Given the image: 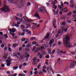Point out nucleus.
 Segmentation results:
<instances>
[{"instance_id": "nucleus-1", "label": "nucleus", "mask_w": 76, "mask_h": 76, "mask_svg": "<svg viewBox=\"0 0 76 76\" xmlns=\"http://www.w3.org/2000/svg\"><path fill=\"white\" fill-rule=\"evenodd\" d=\"M71 37V34H68L65 35V37L63 39V44L64 45L65 47L66 48L72 47V44L68 42V41H70V38Z\"/></svg>"}, {"instance_id": "nucleus-2", "label": "nucleus", "mask_w": 76, "mask_h": 76, "mask_svg": "<svg viewBox=\"0 0 76 76\" xmlns=\"http://www.w3.org/2000/svg\"><path fill=\"white\" fill-rule=\"evenodd\" d=\"M38 11L39 12H41L42 13H44L46 12V10L45 8V7H41L39 8L38 9Z\"/></svg>"}, {"instance_id": "nucleus-3", "label": "nucleus", "mask_w": 76, "mask_h": 76, "mask_svg": "<svg viewBox=\"0 0 76 76\" xmlns=\"http://www.w3.org/2000/svg\"><path fill=\"white\" fill-rule=\"evenodd\" d=\"M1 9L4 12H10L9 8L6 6H5L3 8Z\"/></svg>"}, {"instance_id": "nucleus-4", "label": "nucleus", "mask_w": 76, "mask_h": 76, "mask_svg": "<svg viewBox=\"0 0 76 76\" xmlns=\"http://www.w3.org/2000/svg\"><path fill=\"white\" fill-rule=\"evenodd\" d=\"M9 3H16L18 2V0H8Z\"/></svg>"}, {"instance_id": "nucleus-5", "label": "nucleus", "mask_w": 76, "mask_h": 76, "mask_svg": "<svg viewBox=\"0 0 76 76\" xmlns=\"http://www.w3.org/2000/svg\"><path fill=\"white\" fill-rule=\"evenodd\" d=\"M75 62H72L71 63L70 65V68H74L75 67V64L74 63Z\"/></svg>"}, {"instance_id": "nucleus-6", "label": "nucleus", "mask_w": 76, "mask_h": 76, "mask_svg": "<svg viewBox=\"0 0 76 76\" xmlns=\"http://www.w3.org/2000/svg\"><path fill=\"white\" fill-rule=\"evenodd\" d=\"M59 11V9H58L56 11H56L54 10L53 9V11L54 13V15H57V14H58V13Z\"/></svg>"}, {"instance_id": "nucleus-7", "label": "nucleus", "mask_w": 76, "mask_h": 76, "mask_svg": "<svg viewBox=\"0 0 76 76\" xmlns=\"http://www.w3.org/2000/svg\"><path fill=\"white\" fill-rule=\"evenodd\" d=\"M33 25H33L32 26V29H34V28H37V26H36L37 25V23H33Z\"/></svg>"}, {"instance_id": "nucleus-8", "label": "nucleus", "mask_w": 76, "mask_h": 76, "mask_svg": "<svg viewBox=\"0 0 76 76\" xmlns=\"http://www.w3.org/2000/svg\"><path fill=\"white\" fill-rule=\"evenodd\" d=\"M25 57H26L27 58H29V57H30V55L28 54L27 53H25Z\"/></svg>"}, {"instance_id": "nucleus-9", "label": "nucleus", "mask_w": 76, "mask_h": 76, "mask_svg": "<svg viewBox=\"0 0 76 76\" xmlns=\"http://www.w3.org/2000/svg\"><path fill=\"white\" fill-rule=\"evenodd\" d=\"M34 16L36 17V18H38V19H40V18H39V15H38V14H36Z\"/></svg>"}, {"instance_id": "nucleus-10", "label": "nucleus", "mask_w": 76, "mask_h": 76, "mask_svg": "<svg viewBox=\"0 0 76 76\" xmlns=\"http://www.w3.org/2000/svg\"><path fill=\"white\" fill-rule=\"evenodd\" d=\"M7 57L6 55L3 56L2 58V60H5L7 59Z\"/></svg>"}, {"instance_id": "nucleus-11", "label": "nucleus", "mask_w": 76, "mask_h": 76, "mask_svg": "<svg viewBox=\"0 0 76 76\" xmlns=\"http://www.w3.org/2000/svg\"><path fill=\"white\" fill-rule=\"evenodd\" d=\"M50 37V34L48 33L46 34V36L45 37V38L48 39V37Z\"/></svg>"}, {"instance_id": "nucleus-12", "label": "nucleus", "mask_w": 76, "mask_h": 76, "mask_svg": "<svg viewBox=\"0 0 76 76\" xmlns=\"http://www.w3.org/2000/svg\"><path fill=\"white\" fill-rule=\"evenodd\" d=\"M56 20L55 19H54L53 20V25H54L56 24Z\"/></svg>"}, {"instance_id": "nucleus-13", "label": "nucleus", "mask_w": 76, "mask_h": 76, "mask_svg": "<svg viewBox=\"0 0 76 76\" xmlns=\"http://www.w3.org/2000/svg\"><path fill=\"white\" fill-rule=\"evenodd\" d=\"M70 6H71V7L73 8L74 7H75V4H70Z\"/></svg>"}, {"instance_id": "nucleus-14", "label": "nucleus", "mask_w": 76, "mask_h": 76, "mask_svg": "<svg viewBox=\"0 0 76 76\" xmlns=\"http://www.w3.org/2000/svg\"><path fill=\"white\" fill-rule=\"evenodd\" d=\"M53 9H56L57 7V5L55 6V4H53Z\"/></svg>"}, {"instance_id": "nucleus-15", "label": "nucleus", "mask_w": 76, "mask_h": 76, "mask_svg": "<svg viewBox=\"0 0 76 76\" xmlns=\"http://www.w3.org/2000/svg\"><path fill=\"white\" fill-rule=\"evenodd\" d=\"M31 46V44L30 43H28V45H27L26 46V47H30Z\"/></svg>"}, {"instance_id": "nucleus-16", "label": "nucleus", "mask_w": 76, "mask_h": 76, "mask_svg": "<svg viewBox=\"0 0 76 76\" xmlns=\"http://www.w3.org/2000/svg\"><path fill=\"white\" fill-rule=\"evenodd\" d=\"M54 39H52V40H50L49 43H50L51 44H53V43L54 42Z\"/></svg>"}, {"instance_id": "nucleus-17", "label": "nucleus", "mask_w": 76, "mask_h": 76, "mask_svg": "<svg viewBox=\"0 0 76 76\" xmlns=\"http://www.w3.org/2000/svg\"><path fill=\"white\" fill-rule=\"evenodd\" d=\"M26 25L27 26L26 28H28V27H30L31 26L30 25V24L29 23H28V24H26Z\"/></svg>"}, {"instance_id": "nucleus-18", "label": "nucleus", "mask_w": 76, "mask_h": 76, "mask_svg": "<svg viewBox=\"0 0 76 76\" xmlns=\"http://www.w3.org/2000/svg\"><path fill=\"white\" fill-rule=\"evenodd\" d=\"M6 62L7 63H10V62H11V60H9V61L8 60H7L6 61Z\"/></svg>"}, {"instance_id": "nucleus-19", "label": "nucleus", "mask_w": 76, "mask_h": 76, "mask_svg": "<svg viewBox=\"0 0 76 76\" xmlns=\"http://www.w3.org/2000/svg\"><path fill=\"white\" fill-rule=\"evenodd\" d=\"M18 68V66H13V69H15V70H16V69H17Z\"/></svg>"}, {"instance_id": "nucleus-20", "label": "nucleus", "mask_w": 76, "mask_h": 76, "mask_svg": "<svg viewBox=\"0 0 76 76\" xmlns=\"http://www.w3.org/2000/svg\"><path fill=\"white\" fill-rule=\"evenodd\" d=\"M14 29H12V32H13L14 33V32H16V30L15 29V28H14Z\"/></svg>"}, {"instance_id": "nucleus-21", "label": "nucleus", "mask_w": 76, "mask_h": 76, "mask_svg": "<svg viewBox=\"0 0 76 76\" xmlns=\"http://www.w3.org/2000/svg\"><path fill=\"white\" fill-rule=\"evenodd\" d=\"M72 14V12H69V13L67 14V16H70Z\"/></svg>"}, {"instance_id": "nucleus-22", "label": "nucleus", "mask_w": 76, "mask_h": 76, "mask_svg": "<svg viewBox=\"0 0 76 76\" xmlns=\"http://www.w3.org/2000/svg\"><path fill=\"white\" fill-rule=\"evenodd\" d=\"M54 2L53 3V4H56V3H57V0H54Z\"/></svg>"}, {"instance_id": "nucleus-23", "label": "nucleus", "mask_w": 76, "mask_h": 76, "mask_svg": "<svg viewBox=\"0 0 76 76\" xmlns=\"http://www.w3.org/2000/svg\"><path fill=\"white\" fill-rule=\"evenodd\" d=\"M48 50L49 51V54H51V50L50 49H48Z\"/></svg>"}, {"instance_id": "nucleus-24", "label": "nucleus", "mask_w": 76, "mask_h": 76, "mask_svg": "<svg viewBox=\"0 0 76 76\" xmlns=\"http://www.w3.org/2000/svg\"><path fill=\"white\" fill-rule=\"evenodd\" d=\"M36 39V37H31L30 38L31 40H33V39Z\"/></svg>"}, {"instance_id": "nucleus-25", "label": "nucleus", "mask_w": 76, "mask_h": 76, "mask_svg": "<svg viewBox=\"0 0 76 76\" xmlns=\"http://www.w3.org/2000/svg\"><path fill=\"white\" fill-rule=\"evenodd\" d=\"M38 52V49H37L36 50L34 51L35 53H37Z\"/></svg>"}, {"instance_id": "nucleus-26", "label": "nucleus", "mask_w": 76, "mask_h": 76, "mask_svg": "<svg viewBox=\"0 0 76 76\" xmlns=\"http://www.w3.org/2000/svg\"><path fill=\"white\" fill-rule=\"evenodd\" d=\"M26 20L27 22H32V21H31V20H29L28 19L27 20Z\"/></svg>"}, {"instance_id": "nucleus-27", "label": "nucleus", "mask_w": 76, "mask_h": 76, "mask_svg": "<svg viewBox=\"0 0 76 76\" xmlns=\"http://www.w3.org/2000/svg\"><path fill=\"white\" fill-rule=\"evenodd\" d=\"M64 4H67V6H69V3H68L67 2H65L64 3Z\"/></svg>"}, {"instance_id": "nucleus-28", "label": "nucleus", "mask_w": 76, "mask_h": 76, "mask_svg": "<svg viewBox=\"0 0 76 76\" xmlns=\"http://www.w3.org/2000/svg\"><path fill=\"white\" fill-rule=\"evenodd\" d=\"M24 19L26 20H27V19H28V18H27V17L26 16H25L24 17Z\"/></svg>"}, {"instance_id": "nucleus-29", "label": "nucleus", "mask_w": 76, "mask_h": 76, "mask_svg": "<svg viewBox=\"0 0 76 76\" xmlns=\"http://www.w3.org/2000/svg\"><path fill=\"white\" fill-rule=\"evenodd\" d=\"M70 53L72 54H75V53L74 52V51H71Z\"/></svg>"}, {"instance_id": "nucleus-30", "label": "nucleus", "mask_w": 76, "mask_h": 76, "mask_svg": "<svg viewBox=\"0 0 76 76\" xmlns=\"http://www.w3.org/2000/svg\"><path fill=\"white\" fill-rule=\"evenodd\" d=\"M35 48H36V46H34L33 50H32V51H34Z\"/></svg>"}, {"instance_id": "nucleus-31", "label": "nucleus", "mask_w": 76, "mask_h": 76, "mask_svg": "<svg viewBox=\"0 0 76 76\" xmlns=\"http://www.w3.org/2000/svg\"><path fill=\"white\" fill-rule=\"evenodd\" d=\"M64 32H67V29L65 28H64Z\"/></svg>"}, {"instance_id": "nucleus-32", "label": "nucleus", "mask_w": 76, "mask_h": 76, "mask_svg": "<svg viewBox=\"0 0 76 76\" xmlns=\"http://www.w3.org/2000/svg\"><path fill=\"white\" fill-rule=\"evenodd\" d=\"M43 69L45 70V69H46V66H43Z\"/></svg>"}, {"instance_id": "nucleus-33", "label": "nucleus", "mask_w": 76, "mask_h": 76, "mask_svg": "<svg viewBox=\"0 0 76 76\" xmlns=\"http://www.w3.org/2000/svg\"><path fill=\"white\" fill-rule=\"evenodd\" d=\"M60 52L61 53H63V54H66V52L65 51L64 52H63V51L61 50L60 51Z\"/></svg>"}, {"instance_id": "nucleus-34", "label": "nucleus", "mask_w": 76, "mask_h": 76, "mask_svg": "<svg viewBox=\"0 0 76 76\" xmlns=\"http://www.w3.org/2000/svg\"><path fill=\"white\" fill-rule=\"evenodd\" d=\"M13 55L14 56H16V57H18V56H17L16 54L15 53H13Z\"/></svg>"}, {"instance_id": "nucleus-35", "label": "nucleus", "mask_w": 76, "mask_h": 76, "mask_svg": "<svg viewBox=\"0 0 76 76\" xmlns=\"http://www.w3.org/2000/svg\"><path fill=\"white\" fill-rule=\"evenodd\" d=\"M42 56H43V55L42 54H41L40 55L39 58H42Z\"/></svg>"}, {"instance_id": "nucleus-36", "label": "nucleus", "mask_w": 76, "mask_h": 76, "mask_svg": "<svg viewBox=\"0 0 76 76\" xmlns=\"http://www.w3.org/2000/svg\"><path fill=\"white\" fill-rule=\"evenodd\" d=\"M60 34V31L58 32V34H57L56 36V38H57V37H58V35H59L58 34Z\"/></svg>"}, {"instance_id": "nucleus-37", "label": "nucleus", "mask_w": 76, "mask_h": 76, "mask_svg": "<svg viewBox=\"0 0 76 76\" xmlns=\"http://www.w3.org/2000/svg\"><path fill=\"white\" fill-rule=\"evenodd\" d=\"M1 47H2V48H3V47H4V44H2L1 45Z\"/></svg>"}, {"instance_id": "nucleus-38", "label": "nucleus", "mask_w": 76, "mask_h": 76, "mask_svg": "<svg viewBox=\"0 0 76 76\" xmlns=\"http://www.w3.org/2000/svg\"><path fill=\"white\" fill-rule=\"evenodd\" d=\"M55 52V50H53L52 51V53H51V54H52V55H53L54 54V53Z\"/></svg>"}, {"instance_id": "nucleus-39", "label": "nucleus", "mask_w": 76, "mask_h": 76, "mask_svg": "<svg viewBox=\"0 0 76 76\" xmlns=\"http://www.w3.org/2000/svg\"><path fill=\"white\" fill-rule=\"evenodd\" d=\"M39 74H42L43 73L41 71H40L39 72Z\"/></svg>"}, {"instance_id": "nucleus-40", "label": "nucleus", "mask_w": 76, "mask_h": 76, "mask_svg": "<svg viewBox=\"0 0 76 76\" xmlns=\"http://www.w3.org/2000/svg\"><path fill=\"white\" fill-rule=\"evenodd\" d=\"M42 71L44 73H46V72H47V71L45 69H42Z\"/></svg>"}, {"instance_id": "nucleus-41", "label": "nucleus", "mask_w": 76, "mask_h": 76, "mask_svg": "<svg viewBox=\"0 0 76 76\" xmlns=\"http://www.w3.org/2000/svg\"><path fill=\"white\" fill-rule=\"evenodd\" d=\"M36 60H37V58H35L34 59H33V61L35 63L36 62Z\"/></svg>"}, {"instance_id": "nucleus-42", "label": "nucleus", "mask_w": 76, "mask_h": 76, "mask_svg": "<svg viewBox=\"0 0 76 76\" xmlns=\"http://www.w3.org/2000/svg\"><path fill=\"white\" fill-rule=\"evenodd\" d=\"M61 45V42H58V45Z\"/></svg>"}, {"instance_id": "nucleus-43", "label": "nucleus", "mask_w": 76, "mask_h": 76, "mask_svg": "<svg viewBox=\"0 0 76 76\" xmlns=\"http://www.w3.org/2000/svg\"><path fill=\"white\" fill-rule=\"evenodd\" d=\"M4 37H5L6 38H7L8 37L7 34H5L4 35Z\"/></svg>"}, {"instance_id": "nucleus-44", "label": "nucleus", "mask_w": 76, "mask_h": 76, "mask_svg": "<svg viewBox=\"0 0 76 76\" xmlns=\"http://www.w3.org/2000/svg\"><path fill=\"white\" fill-rule=\"evenodd\" d=\"M21 41H25V38H23L22 39Z\"/></svg>"}, {"instance_id": "nucleus-45", "label": "nucleus", "mask_w": 76, "mask_h": 76, "mask_svg": "<svg viewBox=\"0 0 76 76\" xmlns=\"http://www.w3.org/2000/svg\"><path fill=\"white\" fill-rule=\"evenodd\" d=\"M8 50L10 51H12V49H11V48H10V47H9L8 48Z\"/></svg>"}, {"instance_id": "nucleus-46", "label": "nucleus", "mask_w": 76, "mask_h": 76, "mask_svg": "<svg viewBox=\"0 0 76 76\" xmlns=\"http://www.w3.org/2000/svg\"><path fill=\"white\" fill-rule=\"evenodd\" d=\"M27 65V64H26V63H23V65L24 66H26Z\"/></svg>"}, {"instance_id": "nucleus-47", "label": "nucleus", "mask_w": 76, "mask_h": 76, "mask_svg": "<svg viewBox=\"0 0 76 76\" xmlns=\"http://www.w3.org/2000/svg\"><path fill=\"white\" fill-rule=\"evenodd\" d=\"M1 66L2 67H4V64H1Z\"/></svg>"}, {"instance_id": "nucleus-48", "label": "nucleus", "mask_w": 76, "mask_h": 76, "mask_svg": "<svg viewBox=\"0 0 76 76\" xmlns=\"http://www.w3.org/2000/svg\"><path fill=\"white\" fill-rule=\"evenodd\" d=\"M28 34H30V35H31V32L30 31H28Z\"/></svg>"}, {"instance_id": "nucleus-49", "label": "nucleus", "mask_w": 76, "mask_h": 76, "mask_svg": "<svg viewBox=\"0 0 76 76\" xmlns=\"http://www.w3.org/2000/svg\"><path fill=\"white\" fill-rule=\"evenodd\" d=\"M15 19H16V20H18L19 18L18 17H16V16H15Z\"/></svg>"}, {"instance_id": "nucleus-50", "label": "nucleus", "mask_w": 76, "mask_h": 76, "mask_svg": "<svg viewBox=\"0 0 76 76\" xmlns=\"http://www.w3.org/2000/svg\"><path fill=\"white\" fill-rule=\"evenodd\" d=\"M49 44H50V48H51V46H52V45H52V44L50 43H49Z\"/></svg>"}, {"instance_id": "nucleus-51", "label": "nucleus", "mask_w": 76, "mask_h": 76, "mask_svg": "<svg viewBox=\"0 0 76 76\" xmlns=\"http://www.w3.org/2000/svg\"><path fill=\"white\" fill-rule=\"evenodd\" d=\"M4 50H5V51H6V50H7V47H6L4 48Z\"/></svg>"}, {"instance_id": "nucleus-52", "label": "nucleus", "mask_w": 76, "mask_h": 76, "mask_svg": "<svg viewBox=\"0 0 76 76\" xmlns=\"http://www.w3.org/2000/svg\"><path fill=\"white\" fill-rule=\"evenodd\" d=\"M40 48L41 49V50H44V48L41 46L40 47Z\"/></svg>"}, {"instance_id": "nucleus-53", "label": "nucleus", "mask_w": 76, "mask_h": 76, "mask_svg": "<svg viewBox=\"0 0 76 76\" xmlns=\"http://www.w3.org/2000/svg\"><path fill=\"white\" fill-rule=\"evenodd\" d=\"M58 7L60 9H61V6L60 5H58Z\"/></svg>"}, {"instance_id": "nucleus-54", "label": "nucleus", "mask_w": 76, "mask_h": 76, "mask_svg": "<svg viewBox=\"0 0 76 76\" xmlns=\"http://www.w3.org/2000/svg\"><path fill=\"white\" fill-rule=\"evenodd\" d=\"M65 9H66V8H64V9H60V10H61V11H63V10H64Z\"/></svg>"}, {"instance_id": "nucleus-55", "label": "nucleus", "mask_w": 76, "mask_h": 76, "mask_svg": "<svg viewBox=\"0 0 76 76\" xmlns=\"http://www.w3.org/2000/svg\"><path fill=\"white\" fill-rule=\"evenodd\" d=\"M73 3V0H71L70 1V3L71 4H72V3Z\"/></svg>"}, {"instance_id": "nucleus-56", "label": "nucleus", "mask_w": 76, "mask_h": 76, "mask_svg": "<svg viewBox=\"0 0 76 76\" xmlns=\"http://www.w3.org/2000/svg\"><path fill=\"white\" fill-rule=\"evenodd\" d=\"M27 6H30L31 5V3L30 2H28L27 4Z\"/></svg>"}, {"instance_id": "nucleus-57", "label": "nucleus", "mask_w": 76, "mask_h": 76, "mask_svg": "<svg viewBox=\"0 0 76 76\" xmlns=\"http://www.w3.org/2000/svg\"><path fill=\"white\" fill-rule=\"evenodd\" d=\"M13 38H14L15 39H16L17 38V36H14L13 37Z\"/></svg>"}, {"instance_id": "nucleus-58", "label": "nucleus", "mask_w": 76, "mask_h": 76, "mask_svg": "<svg viewBox=\"0 0 76 76\" xmlns=\"http://www.w3.org/2000/svg\"><path fill=\"white\" fill-rule=\"evenodd\" d=\"M24 34H25V33L23 32H22L21 34V35H22V36H23V35H24Z\"/></svg>"}, {"instance_id": "nucleus-59", "label": "nucleus", "mask_w": 76, "mask_h": 76, "mask_svg": "<svg viewBox=\"0 0 76 76\" xmlns=\"http://www.w3.org/2000/svg\"><path fill=\"white\" fill-rule=\"evenodd\" d=\"M22 65H20L19 66V69H22Z\"/></svg>"}, {"instance_id": "nucleus-60", "label": "nucleus", "mask_w": 76, "mask_h": 76, "mask_svg": "<svg viewBox=\"0 0 76 76\" xmlns=\"http://www.w3.org/2000/svg\"><path fill=\"white\" fill-rule=\"evenodd\" d=\"M10 64H11V63H7V66H10Z\"/></svg>"}, {"instance_id": "nucleus-61", "label": "nucleus", "mask_w": 76, "mask_h": 76, "mask_svg": "<svg viewBox=\"0 0 76 76\" xmlns=\"http://www.w3.org/2000/svg\"><path fill=\"white\" fill-rule=\"evenodd\" d=\"M16 45L15 44H13V47H16Z\"/></svg>"}, {"instance_id": "nucleus-62", "label": "nucleus", "mask_w": 76, "mask_h": 76, "mask_svg": "<svg viewBox=\"0 0 76 76\" xmlns=\"http://www.w3.org/2000/svg\"><path fill=\"white\" fill-rule=\"evenodd\" d=\"M9 30L10 31V32H12V29L11 28H10L9 29Z\"/></svg>"}, {"instance_id": "nucleus-63", "label": "nucleus", "mask_w": 76, "mask_h": 76, "mask_svg": "<svg viewBox=\"0 0 76 76\" xmlns=\"http://www.w3.org/2000/svg\"><path fill=\"white\" fill-rule=\"evenodd\" d=\"M15 26H16V27H19V25H18L17 24H16L15 25Z\"/></svg>"}, {"instance_id": "nucleus-64", "label": "nucleus", "mask_w": 76, "mask_h": 76, "mask_svg": "<svg viewBox=\"0 0 76 76\" xmlns=\"http://www.w3.org/2000/svg\"><path fill=\"white\" fill-rule=\"evenodd\" d=\"M65 22H63V23H62V24L63 25H65Z\"/></svg>"}]
</instances>
